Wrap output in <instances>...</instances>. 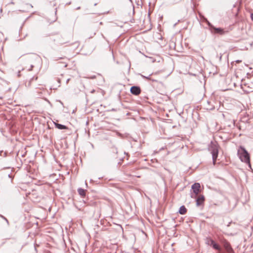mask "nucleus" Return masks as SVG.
<instances>
[{
    "label": "nucleus",
    "mask_w": 253,
    "mask_h": 253,
    "mask_svg": "<svg viewBox=\"0 0 253 253\" xmlns=\"http://www.w3.org/2000/svg\"><path fill=\"white\" fill-rule=\"evenodd\" d=\"M213 29L214 30L215 33L219 34L220 35H223L225 33V32L224 31V30L221 28H213Z\"/></svg>",
    "instance_id": "8"
},
{
    "label": "nucleus",
    "mask_w": 253,
    "mask_h": 253,
    "mask_svg": "<svg viewBox=\"0 0 253 253\" xmlns=\"http://www.w3.org/2000/svg\"><path fill=\"white\" fill-rule=\"evenodd\" d=\"M237 154L240 160L248 165L249 167L251 169L250 155L245 148L240 146Z\"/></svg>",
    "instance_id": "1"
},
{
    "label": "nucleus",
    "mask_w": 253,
    "mask_h": 253,
    "mask_svg": "<svg viewBox=\"0 0 253 253\" xmlns=\"http://www.w3.org/2000/svg\"><path fill=\"white\" fill-rule=\"evenodd\" d=\"M223 246H224L225 249L226 250V251H227V253H234L233 249L232 248L230 243L228 241H227L226 240H225L223 242Z\"/></svg>",
    "instance_id": "4"
},
{
    "label": "nucleus",
    "mask_w": 253,
    "mask_h": 253,
    "mask_svg": "<svg viewBox=\"0 0 253 253\" xmlns=\"http://www.w3.org/2000/svg\"><path fill=\"white\" fill-rule=\"evenodd\" d=\"M18 77H20V71H19V72H18Z\"/></svg>",
    "instance_id": "15"
},
{
    "label": "nucleus",
    "mask_w": 253,
    "mask_h": 253,
    "mask_svg": "<svg viewBox=\"0 0 253 253\" xmlns=\"http://www.w3.org/2000/svg\"><path fill=\"white\" fill-rule=\"evenodd\" d=\"M187 211V210L186 208L184 206H181L179 208V212L181 214H184L186 213Z\"/></svg>",
    "instance_id": "10"
},
{
    "label": "nucleus",
    "mask_w": 253,
    "mask_h": 253,
    "mask_svg": "<svg viewBox=\"0 0 253 253\" xmlns=\"http://www.w3.org/2000/svg\"><path fill=\"white\" fill-rule=\"evenodd\" d=\"M191 188L193 190V193H191V197L192 198H196L198 196L200 191V184L199 183H195L192 185Z\"/></svg>",
    "instance_id": "3"
},
{
    "label": "nucleus",
    "mask_w": 253,
    "mask_h": 253,
    "mask_svg": "<svg viewBox=\"0 0 253 253\" xmlns=\"http://www.w3.org/2000/svg\"><path fill=\"white\" fill-rule=\"evenodd\" d=\"M241 62V61H240V60H237V62H238V63H239V62Z\"/></svg>",
    "instance_id": "17"
},
{
    "label": "nucleus",
    "mask_w": 253,
    "mask_h": 253,
    "mask_svg": "<svg viewBox=\"0 0 253 253\" xmlns=\"http://www.w3.org/2000/svg\"><path fill=\"white\" fill-rule=\"evenodd\" d=\"M5 220L6 221V222H7V223H8V220H7L6 218H5Z\"/></svg>",
    "instance_id": "16"
},
{
    "label": "nucleus",
    "mask_w": 253,
    "mask_h": 253,
    "mask_svg": "<svg viewBox=\"0 0 253 253\" xmlns=\"http://www.w3.org/2000/svg\"><path fill=\"white\" fill-rule=\"evenodd\" d=\"M209 150L212 154L213 165H215L218 154V145L215 142H211Z\"/></svg>",
    "instance_id": "2"
},
{
    "label": "nucleus",
    "mask_w": 253,
    "mask_h": 253,
    "mask_svg": "<svg viewBox=\"0 0 253 253\" xmlns=\"http://www.w3.org/2000/svg\"><path fill=\"white\" fill-rule=\"evenodd\" d=\"M196 199L197 206H200L204 204V202L205 201V197L203 195H199L198 196H197Z\"/></svg>",
    "instance_id": "5"
},
{
    "label": "nucleus",
    "mask_w": 253,
    "mask_h": 253,
    "mask_svg": "<svg viewBox=\"0 0 253 253\" xmlns=\"http://www.w3.org/2000/svg\"><path fill=\"white\" fill-rule=\"evenodd\" d=\"M142 77L144 79H147V80H151L152 81H156V80H154L153 79H151L149 77H146V76H143V75H142Z\"/></svg>",
    "instance_id": "12"
},
{
    "label": "nucleus",
    "mask_w": 253,
    "mask_h": 253,
    "mask_svg": "<svg viewBox=\"0 0 253 253\" xmlns=\"http://www.w3.org/2000/svg\"><path fill=\"white\" fill-rule=\"evenodd\" d=\"M78 193L80 195H81L82 197H84L85 196V190L80 188L78 189Z\"/></svg>",
    "instance_id": "9"
},
{
    "label": "nucleus",
    "mask_w": 253,
    "mask_h": 253,
    "mask_svg": "<svg viewBox=\"0 0 253 253\" xmlns=\"http://www.w3.org/2000/svg\"><path fill=\"white\" fill-rule=\"evenodd\" d=\"M210 239H208V240L207 241V243L209 245H210L211 246V242L210 241Z\"/></svg>",
    "instance_id": "13"
},
{
    "label": "nucleus",
    "mask_w": 253,
    "mask_h": 253,
    "mask_svg": "<svg viewBox=\"0 0 253 253\" xmlns=\"http://www.w3.org/2000/svg\"><path fill=\"white\" fill-rule=\"evenodd\" d=\"M55 126L56 128L59 129H66L67 127L63 125L59 124L58 123H54Z\"/></svg>",
    "instance_id": "11"
},
{
    "label": "nucleus",
    "mask_w": 253,
    "mask_h": 253,
    "mask_svg": "<svg viewBox=\"0 0 253 253\" xmlns=\"http://www.w3.org/2000/svg\"><path fill=\"white\" fill-rule=\"evenodd\" d=\"M130 92L134 95H138L140 93L141 90L139 87L133 86L130 88Z\"/></svg>",
    "instance_id": "6"
},
{
    "label": "nucleus",
    "mask_w": 253,
    "mask_h": 253,
    "mask_svg": "<svg viewBox=\"0 0 253 253\" xmlns=\"http://www.w3.org/2000/svg\"><path fill=\"white\" fill-rule=\"evenodd\" d=\"M251 17L252 20L253 21V14H251Z\"/></svg>",
    "instance_id": "14"
},
{
    "label": "nucleus",
    "mask_w": 253,
    "mask_h": 253,
    "mask_svg": "<svg viewBox=\"0 0 253 253\" xmlns=\"http://www.w3.org/2000/svg\"><path fill=\"white\" fill-rule=\"evenodd\" d=\"M210 241L211 242V246L214 249L217 250L219 252H221V247L218 244H217L212 239H210Z\"/></svg>",
    "instance_id": "7"
}]
</instances>
